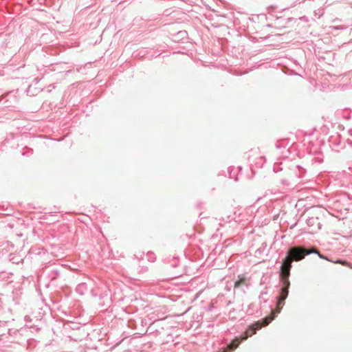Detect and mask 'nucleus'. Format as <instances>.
<instances>
[{
  "label": "nucleus",
  "instance_id": "nucleus-1",
  "mask_svg": "<svg viewBox=\"0 0 352 352\" xmlns=\"http://www.w3.org/2000/svg\"><path fill=\"white\" fill-rule=\"evenodd\" d=\"M311 253L318 254L320 258L329 261V259L326 256L320 254L318 252V251L315 248L307 250L305 248L300 246L294 247L288 250L287 255L283 261L280 271H283L285 275H290V270L292 267V261H300L303 259L306 255H308Z\"/></svg>",
  "mask_w": 352,
  "mask_h": 352
},
{
  "label": "nucleus",
  "instance_id": "nucleus-2",
  "mask_svg": "<svg viewBox=\"0 0 352 352\" xmlns=\"http://www.w3.org/2000/svg\"><path fill=\"white\" fill-rule=\"evenodd\" d=\"M289 275H285L283 271H280V277L283 283L280 296L278 298L276 311L279 313L285 305V300L287 298L289 292L290 282L289 280Z\"/></svg>",
  "mask_w": 352,
  "mask_h": 352
},
{
  "label": "nucleus",
  "instance_id": "nucleus-3",
  "mask_svg": "<svg viewBox=\"0 0 352 352\" xmlns=\"http://www.w3.org/2000/svg\"><path fill=\"white\" fill-rule=\"evenodd\" d=\"M274 318V314L272 313V314L269 316L265 317L263 322H260L259 321H257L252 324H251L248 329L245 331L244 336H241V340H245L248 338L252 336L254 333H256V331L260 329L262 327L267 326L272 320H273Z\"/></svg>",
  "mask_w": 352,
  "mask_h": 352
},
{
  "label": "nucleus",
  "instance_id": "nucleus-4",
  "mask_svg": "<svg viewBox=\"0 0 352 352\" xmlns=\"http://www.w3.org/2000/svg\"><path fill=\"white\" fill-rule=\"evenodd\" d=\"M242 340H241V337L234 338L232 342L227 346L226 349H225L222 352H229V350H233L238 347L240 342Z\"/></svg>",
  "mask_w": 352,
  "mask_h": 352
},
{
  "label": "nucleus",
  "instance_id": "nucleus-5",
  "mask_svg": "<svg viewBox=\"0 0 352 352\" xmlns=\"http://www.w3.org/2000/svg\"><path fill=\"white\" fill-rule=\"evenodd\" d=\"M245 278L243 276H239V280L235 282L234 283V287H239L242 284L245 283Z\"/></svg>",
  "mask_w": 352,
  "mask_h": 352
},
{
  "label": "nucleus",
  "instance_id": "nucleus-6",
  "mask_svg": "<svg viewBox=\"0 0 352 352\" xmlns=\"http://www.w3.org/2000/svg\"><path fill=\"white\" fill-rule=\"evenodd\" d=\"M333 263H339V264H341L342 265H344V266H346V267H349L350 268L352 269V265H351V263H349V262L346 261H341V260H338L336 261H334Z\"/></svg>",
  "mask_w": 352,
  "mask_h": 352
}]
</instances>
